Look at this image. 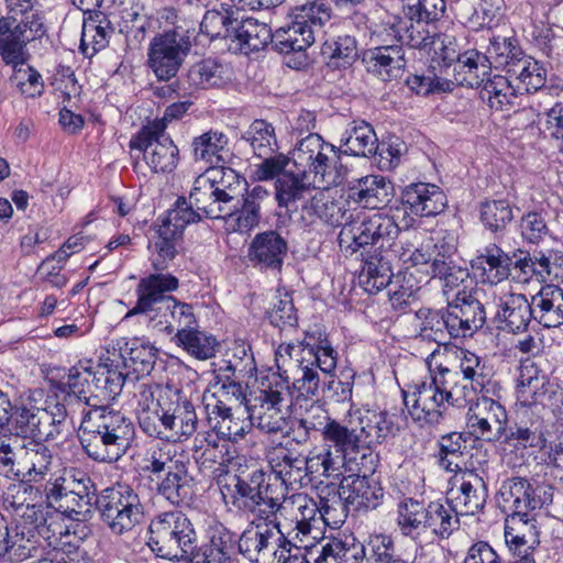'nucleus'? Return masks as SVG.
<instances>
[{
    "instance_id": "f257e3e1",
    "label": "nucleus",
    "mask_w": 563,
    "mask_h": 563,
    "mask_svg": "<svg viewBox=\"0 0 563 563\" xmlns=\"http://www.w3.org/2000/svg\"><path fill=\"white\" fill-rule=\"evenodd\" d=\"M466 385H459V372L438 366L430 380L415 384L411 394L402 390L404 404L420 427H435L444 420L448 406L464 408L468 404Z\"/></svg>"
},
{
    "instance_id": "f03ea898",
    "label": "nucleus",
    "mask_w": 563,
    "mask_h": 563,
    "mask_svg": "<svg viewBox=\"0 0 563 563\" xmlns=\"http://www.w3.org/2000/svg\"><path fill=\"white\" fill-rule=\"evenodd\" d=\"M135 439L131 418L118 410L88 411L79 427L78 440L89 459L112 464L121 460Z\"/></svg>"
},
{
    "instance_id": "7ed1b4c3",
    "label": "nucleus",
    "mask_w": 563,
    "mask_h": 563,
    "mask_svg": "<svg viewBox=\"0 0 563 563\" xmlns=\"http://www.w3.org/2000/svg\"><path fill=\"white\" fill-rule=\"evenodd\" d=\"M229 482L221 487L227 505L238 511L252 514L260 521H275L282 509L284 492L271 483V474L256 466H246L229 475Z\"/></svg>"
},
{
    "instance_id": "20e7f679",
    "label": "nucleus",
    "mask_w": 563,
    "mask_h": 563,
    "mask_svg": "<svg viewBox=\"0 0 563 563\" xmlns=\"http://www.w3.org/2000/svg\"><path fill=\"white\" fill-rule=\"evenodd\" d=\"M287 351L297 366L292 393L297 399H313L320 387L319 371L331 375L336 368L338 352L328 334L320 329L307 331L305 339L296 346L288 345Z\"/></svg>"
},
{
    "instance_id": "39448f33",
    "label": "nucleus",
    "mask_w": 563,
    "mask_h": 563,
    "mask_svg": "<svg viewBox=\"0 0 563 563\" xmlns=\"http://www.w3.org/2000/svg\"><path fill=\"white\" fill-rule=\"evenodd\" d=\"M146 544L157 558L168 561H194L199 556L195 526L178 510L161 512L151 520Z\"/></svg>"
},
{
    "instance_id": "423d86ee",
    "label": "nucleus",
    "mask_w": 563,
    "mask_h": 563,
    "mask_svg": "<svg viewBox=\"0 0 563 563\" xmlns=\"http://www.w3.org/2000/svg\"><path fill=\"white\" fill-rule=\"evenodd\" d=\"M321 54L328 67L333 70H346L360 66L366 70L376 68L400 70L406 66L404 51L400 46L374 47L360 55L355 37L347 34L325 41L321 47Z\"/></svg>"
},
{
    "instance_id": "0eeeda50",
    "label": "nucleus",
    "mask_w": 563,
    "mask_h": 563,
    "mask_svg": "<svg viewBox=\"0 0 563 563\" xmlns=\"http://www.w3.org/2000/svg\"><path fill=\"white\" fill-rule=\"evenodd\" d=\"M143 472L155 485L158 495L172 505L186 506L192 498L187 462L176 450L157 448L144 460Z\"/></svg>"
},
{
    "instance_id": "6e6552de",
    "label": "nucleus",
    "mask_w": 563,
    "mask_h": 563,
    "mask_svg": "<svg viewBox=\"0 0 563 563\" xmlns=\"http://www.w3.org/2000/svg\"><path fill=\"white\" fill-rule=\"evenodd\" d=\"M58 522L49 511L41 506L29 505L19 520L10 522L7 558L9 561L21 562L34 556L46 542L52 547L56 540Z\"/></svg>"
},
{
    "instance_id": "1a4fd4ad",
    "label": "nucleus",
    "mask_w": 563,
    "mask_h": 563,
    "mask_svg": "<svg viewBox=\"0 0 563 563\" xmlns=\"http://www.w3.org/2000/svg\"><path fill=\"white\" fill-rule=\"evenodd\" d=\"M554 486L533 477L511 476L501 483L498 495L505 511L511 512L522 525H528L531 514L552 504Z\"/></svg>"
},
{
    "instance_id": "9d476101",
    "label": "nucleus",
    "mask_w": 563,
    "mask_h": 563,
    "mask_svg": "<svg viewBox=\"0 0 563 563\" xmlns=\"http://www.w3.org/2000/svg\"><path fill=\"white\" fill-rule=\"evenodd\" d=\"M101 521L114 536H123L144 517L139 494L129 485L117 484L102 489L96 497Z\"/></svg>"
},
{
    "instance_id": "9b49d317",
    "label": "nucleus",
    "mask_w": 563,
    "mask_h": 563,
    "mask_svg": "<svg viewBox=\"0 0 563 563\" xmlns=\"http://www.w3.org/2000/svg\"><path fill=\"white\" fill-rule=\"evenodd\" d=\"M130 148L137 150L154 173H170L179 161V150L166 133V123L150 121L130 140Z\"/></svg>"
},
{
    "instance_id": "f8f14e48",
    "label": "nucleus",
    "mask_w": 563,
    "mask_h": 563,
    "mask_svg": "<svg viewBox=\"0 0 563 563\" xmlns=\"http://www.w3.org/2000/svg\"><path fill=\"white\" fill-rule=\"evenodd\" d=\"M488 54H482L476 49H468L457 56L461 67L476 69L478 67L490 70L508 67V70H539L542 68L533 57L526 55L517 45V40L511 37H495L490 42Z\"/></svg>"
},
{
    "instance_id": "ddd939ff",
    "label": "nucleus",
    "mask_w": 563,
    "mask_h": 563,
    "mask_svg": "<svg viewBox=\"0 0 563 563\" xmlns=\"http://www.w3.org/2000/svg\"><path fill=\"white\" fill-rule=\"evenodd\" d=\"M152 267V273L140 278L135 287V306L126 312L124 319L153 312L156 314L174 298L172 292L179 288V279L165 272L167 264L164 261L153 260Z\"/></svg>"
},
{
    "instance_id": "4468645a",
    "label": "nucleus",
    "mask_w": 563,
    "mask_h": 563,
    "mask_svg": "<svg viewBox=\"0 0 563 563\" xmlns=\"http://www.w3.org/2000/svg\"><path fill=\"white\" fill-rule=\"evenodd\" d=\"M484 393L476 401L468 400L467 434L486 442H497L505 434L508 415L504 406Z\"/></svg>"
},
{
    "instance_id": "2eb2a0df",
    "label": "nucleus",
    "mask_w": 563,
    "mask_h": 563,
    "mask_svg": "<svg viewBox=\"0 0 563 563\" xmlns=\"http://www.w3.org/2000/svg\"><path fill=\"white\" fill-rule=\"evenodd\" d=\"M314 43V32L296 19L275 32L274 49L283 54V63L292 70H302L310 65L307 49Z\"/></svg>"
},
{
    "instance_id": "dca6fc26",
    "label": "nucleus",
    "mask_w": 563,
    "mask_h": 563,
    "mask_svg": "<svg viewBox=\"0 0 563 563\" xmlns=\"http://www.w3.org/2000/svg\"><path fill=\"white\" fill-rule=\"evenodd\" d=\"M191 48L189 30L177 26L157 34L148 47V64L153 70H178Z\"/></svg>"
},
{
    "instance_id": "f3484780",
    "label": "nucleus",
    "mask_w": 563,
    "mask_h": 563,
    "mask_svg": "<svg viewBox=\"0 0 563 563\" xmlns=\"http://www.w3.org/2000/svg\"><path fill=\"white\" fill-rule=\"evenodd\" d=\"M287 240L276 230L256 233L247 246L249 264L261 273L280 275L288 254Z\"/></svg>"
},
{
    "instance_id": "a211bd4d",
    "label": "nucleus",
    "mask_w": 563,
    "mask_h": 563,
    "mask_svg": "<svg viewBox=\"0 0 563 563\" xmlns=\"http://www.w3.org/2000/svg\"><path fill=\"white\" fill-rule=\"evenodd\" d=\"M43 34L37 21H20L7 16L0 19V55L7 65L16 68L26 60L24 47L27 42Z\"/></svg>"
},
{
    "instance_id": "6ab92c4d",
    "label": "nucleus",
    "mask_w": 563,
    "mask_h": 563,
    "mask_svg": "<svg viewBox=\"0 0 563 563\" xmlns=\"http://www.w3.org/2000/svg\"><path fill=\"white\" fill-rule=\"evenodd\" d=\"M477 294L476 288L463 287L448 301L451 320L460 339L473 336L486 323V309Z\"/></svg>"
},
{
    "instance_id": "aec40b11",
    "label": "nucleus",
    "mask_w": 563,
    "mask_h": 563,
    "mask_svg": "<svg viewBox=\"0 0 563 563\" xmlns=\"http://www.w3.org/2000/svg\"><path fill=\"white\" fill-rule=\"evenodd\" d=\"M405 212L420 218L435 217L448 207L443 189L435 184L417 181L405 186L400 194Z\"/></svg>"
},
{
    "instance_id": "412c9836",
    "label": "nucleus",
    "mask_w": 563,
    "mask_h": 563,
    "mask_svg": "<svg viewBox=\"0 0 563 563\" xmlns=\"http://www.w3.org/2000/svg\"><path fill=\"white\" fill-rule=\"evenodd\" d=\"M268 197V190L256 185L245 196L233 202L231 210L223 212L221 219L233 232L247 233L260 224L262 203Z\"/></svg>"
},
{
    "instance_id": "4be33fe9",
    "label": "nucleus",
    "mask_w": 563,
    "mask_h": 563,
    "mask_svg": "<svg viewBox=\"0 0 563 563\" xmlns=\"http://www.w3.org/2000/svg\"><path fill=\"white\" fill-rule=\"evenodd\" d=\"M353 415L362 449L376 448L399 431L386 410L356 409Z\"/></svg>"
},
{
    "instance_id": "5701e85b",
    "label": "nucleus",
    "mask_w": 563,
    "mask_h": 563,
    "mask_svg": "<svg viewBox=\"0 0 563 563\" xmlns=\"http://www.w3.org/2000/svg\"><path fill=\"white\" fill-rule=\"evenodd\" d=\"M338 496L345 506L360 511L376 509L382 503L384 492L377 481L365 475L353 474L341 479Z\"/></svg>"
},
{
    "instance_id": "b1692460",
    "label": "nucleus",
    "mask_w": 563,
    "mask_h": 563,
    "mask_svg": "<svg viewBox=\"0 0 563 563\" xmlns=\"http://www.w3.org/2000/svg\"><path fill=\"white\" fill-rule=\"evenodd\" d=\"M394 196V186L382 175H366L347 186V200L365 209H380Z\"/></svg>"
},
{
    "instance_id": "393cba45",
    "label": "nucleus",
    "mask_w": 563,
    "mask_h": 563,
    "mask_svg": "<svg viewBox=\"0 0 563 563\" xmlns=\"http://www.w3.org/2000/svg\"><path fill=\"white\" fill-rule=\"evenodd\" d=\"M277 536V515L275 521H264L246 528L239 539V553L251 563H261L271 558Z\"/></svg>"
},
{
    "instance_id": "a878e982",
    "label": "nucleus",
    "mask_w": 563,
    "mask_h": 563,
    "mask_svg": "<svg viewBox=\"0 0 563 563\" xmlns=\"http://www.w3.org/2000/svg\"><path fill=\"white\" fill-rule=\"evenodd\" d=\"M8 434L23 440H54L48 429V417L42 408L24 402L14 404Z\"/></svg>"
},
{
    "instance_id": "bb28decb",
    "label": "nucleus",
    "mask_w": 563,
    "mask_h": 563,
    "mask_svg": "<svg viewBox=\"0 0 563 563\" xmlns=\"http://www.w3.org/2000/svg\"><path fill=\"white\" fill-rule=\"evenodd\" d=\"M125 382L124 374L107 363L99 364L96 367V378L88 389L87 406L91 408L92 412H100L107 410V407L113 402L122 393Z\"/></svg>"
},
{
    "instance_id": "cd10ccee",
    "label": "nucleus",
    "mask_w": 563,
    "mask_h": 563,
    "mask_svg": "<svg viewBox=\"0 0 563 563\" xmlns=\"http://www.w3.org/2000/svg\"><path fill=\"white\" fill-rule=\"evenodd\" d=\"M118 346L122 364L128 371L125 378L134 374L135 379H140L152 373L157 360V349L153 344L140 338H123L118 341Z\"/></svg>"
},
{
    "instance_id": "c85d7f7f",
    "label": "nucleus",
    "mask_w": 563,
    "mask_h": 563,
    "mask_svg": "<svg viewBox=\"0 0 563 563\" xmlns=\"http://www.w3.org/2000/svg\"><path fill=\"white\" fill-rule=\"evenodd\" d=\"M268 463L277 481H280L286 490L309 485V478L305 473L306 461L303 455L287 448L275 449Z\"/></svg>"
},
{
    "instance_id": "c756f323",
    "label": "nucleus",
    "mask_w": 563,
    "mask_h": 563,
    "mask_svg": "<svg viewBox=\"0 0 563 563\" xmlns=\"http://www.w3.org/2000/svg\"><path fill=\"white\" fill-rule=\"evenodd\" d=\"M512 257L495 243L486 245L471 261L472 269L483 283L496 285L508 279L511 273Z\"/></svg>"
},
{
    "instance_id": "7c9ffc66",
    "label": "nucleus",
    "mask_w": 563,
    "mask_h": 563,
    "mask_svg": "<svg viewBox=\"0 0 563 563\" xmlns=\"http://www.w3.org/2000/svg\"><path fill=\"white\" fill-rule=\"evenodd\" d=\"M488 497V488L478 474L465 471L459 487V495L451 501L455 515L475 516L483 512Z\"/></svg>"
},
{
    "instance_id": "2f4dec72",
    "label": "nucleus",
    "mask_w": 563,
    "mask_h": 563,
    "mask_svg": "<svg viewBox=\"0 0 563 563\" xmlns=\"http://www.w3.org/2000/svg\"><path fill=\"white\" fill-rule=\"evenodd\" d=\"M533 320L543 328H558L563 324V289L554 284H545L531 297Z\"/></svg>"
},
{
    "instance_id": "473e14b6",
    "label": "nucleus",
    "mask_w": 563,
    "mask_h": 563,
    "mask_svg": "<svg viewBox=\"0 0 563 563\" xmlns=\"http://www.w3.org/2000/svg\"><path fill=\"white\" fill-rule=\"evenodd\" d=\"M208 542L203 547V563H233L239 553L238 533L222 522H214L207 530Z\"/></svg>"
},
{
    "instance_id": "72a5a7b5",
    "label": "nucleus",
    "mask_w": 563,
    "mask_h": 563,
    "mask_svg": "<svg viewBox=\"0 0 563 563\" xmlns=\"http://www.w3.org/2000/svg\"><path fill=\"white\" fill-rule=\"evenodd\" d=\"M495 319L504 331L525 332L533 319L531 302L523 294L510 292L500 299Z\"/></svg>"
},
{
    "instance_id": "f704fd0d",
    "label": "nucleus",
    "mask_w": 563,
    "mask_h": 563,
    "mask_svg": "<svg viewBox=\"0 0 563 563\" xmlns=\"http://www.w3.org/2000/svg\"><path fill=\"white\" fill-rule=\"evenodd\" d=\"M67 493L75 506V520L85 521L90 515V508L96 504L97 488L91 477L82 470L64 468Z\"/></svg>"
},
{
    "instance_id": "c9c22d12",
    "label": "nucleus",
    "mask_w": 563,
    "mask_h": 563,
    "mask_svg": "<svg viewBox=\"0 0 563 563\" xmlns=\"http://www.w3.org/2000/svg\"><path fill=\"white\" fill-rule=\"evenodd\" d=\"M421 320L419 335L423 340L433 341L439 345H448L452 339H460L456 334L455 324L451 320V312L446 306L443 309L433 310L421 308L416 312Z\"/></svg>"
},
{
    "instance_id": "e433bc0d",
    "label": "nucleus",
    "mask_w": 563,
    "mask_h": 563,
    "mask_svg": "<svg viewBox=\"0 0 563 563\" xmlns=\"http://www.w3.org/2000/svg\"><path fill=\"white\" fill-rule=\"evenodd\" d=\"M545 437L542 423L539 420L527 422H515L505 426V434L498 440L505 450L520 454L527 449H542L545 444Z\"/></svg>"
},
{
    "instance_id": "4c0bfd02",
    "label": "nucleus",
    "mask_w": 563,
    "mask_h": 563,
    "mask_svg": "<svg viewBox=\"0 0 563 563\" xmlns=\"http://www.w3.org/2000/svg\"><path fill=\"white\" fill-rule=\"evenodd\" d=\"M374 222L372 214L357 216L352 221L345 223L339 234V245L341 250L350 255L362 251V255L368 253V247L376 250V240L374 235Z\"/></svg>"
},
{
    "instance_id": "58836bf2",
    "label": "nucleus",
    "mask_w": 563,
    "mask_h": 563,
    "mask_svg": "<svg viewBox=\"0 0 563 563\" xmlns=\"http://www.w3.org/2000/svg\"><path fill=\"white\" fill-rule=\"evenodd\" d=\"M354 420L352 408L341 421L327 417L322 428L323 441L336 452L350 454L360 451L362 445Z\"/></svg>"
},
{
    "instance_id": "ea45409f",
    "label": "nucleus",
    "mask_w": 563,
    "mask_h": 563,
    "mask_svg": "<svg viewBox=\"0 0 563 563\" xmlns=\"http://www.w3.org/2000/svg\"><path fill=\"white\" fill-rule=\"evenodd\" d=\"M338 151L349 156H372L377 152V136L373 126L365 121H352L342 134Z\"/></svg>"
},
{
    "instance_id": "a19ab883",
    "label": "nucleus",
    "mask_w": 563,
    "mask_h": 563,
    "mask_svg": "<svg viewBox=\"0 0 563 563\" xmlns=\"http://www.w3.org/2000/svg\"><path fill=\"white\" fill-rule=\"evenodd\" d=\"M292 505L295 506L294 523L296 531L295 538L300 534L306 537L312 531L321 532L322 520H329L328 508H320V505L308 495L298 494L292 496Z\"/></svg>"
},
{
    "instance_id": "79ce46f5",
    "label": "nucleus",
    "mask_w": 563,
    "mask_h": 563,
    "mask_svg": "<svg viewBox=\"0 0 563 563\" xmlns=\"http://www.w3.org/2000/svg\"><path fill=\"white\" fill-rule=\"evenodd\" d=\"M208 174L214 179L218 199L223 205L224 212H229L231 205L251 190L245 177L230 167L211 168Z\"/></svg>"
},
{
    "instance_id": "37998d69",
    "label": "nucleus",
    "mask_w": 563,
    "mask_h": 563,
    "mask_svg": "<svg viewBox=\"0 0 563 563\" xmlns=\"http://www.w3.org/2000/svg\"><path fill=\"white\" fill-rule=\"evenodd\" d=\"M172 405V396H168L167 389L159 407L137 416L139 426L147 437L172 441L175 428V417L170 413Z\"/></svg>"
},
{
    "instance_id": "c03bdc74",
    "label": "nucleus",
    "mask_w": 563,
    "mask_h": 563,
    "mask_svg": "<svg viewBox=\"0 0 563 563\" xmlns=\"http://www.w3.org/2000/svg\"><path fill=\"white\" fill-rule=\"evenodd\" d=\"M275 33L265 23H258L254 19L238 21L232 41L238 42V48L249 55L265 48L269 43L274 45Z\"/></svg>"
},
{
    "instance_id": "a18cd8bd",
    "label": "nucleus",
    "mask_w": 563,
    "mask_h": 563,
    "mask_svg": "<svg viewBox=\"0 0 563 563\" xmlns=\"http://www.w3.org/2000/svg\"><path fill=\"white\" fill-rule=\"evenodd\" d=\"M189 201L208 219H221L225 211L218 199L214 179L208 173L195 179L189 194Z\"/></svg>"
},
{
    "instance_id": "49530a36",
    "label": "nucleus",
    "mask_w": 563,
    "mask_h": 563,
    "mask_svg": "<svg viewBox=\"0 0 563 563\" xmlns=\"http://www.w3.org/2000/svg\"><path fill=\"white\" fill-rule=\"evenodd\" d=\"M168 396H172V415L175 417V428L172 441L181 438H190L198 428V417L194 405L180 389L168 388Z\"/></svg>"
},
{
    "instance_id": "de8ad7c7",
    "label": "nucleus",
    "mask_w": 563,
    "mask_h": 563,
    "mask_svg": "<svg viewBox=\"0 0 563 563\" xmlns=\"http://www.w3.org/2000/svg\"><path fill=\"white\" fill-rule=\"evenodd\" d=\"M48 440H34L21 444L20 450H24V463L26 472L24 477L30 482L44 479L53 463V451L45 444Z\"/></svg>"
},
{
    "instance_id": "09e8293b",
    "label": "nucleus",
    "mask_w": 563,
    "mask_h": 563,
    "mask_svg": "<svg viewBox=\"0 0 563 563\" xmlns=\"http://www.w3.org/2000/svg\"><path fill=\"white\" fill-rule=\"evenodd\" d=\"M514 218V206L508 199H486L479 203V220L495 235H504Z\"/></svg>"
},
{
    "instance_id": "8fccbe9b",
    "label": "nucleus",
    "mask_w": 563,
    "mask_h": 563,
    "mask_svg": "<svg viewBox=\"0 0 563 563\" xmlns=\"http://www.w3.org/2000/svg\"><path fill=\"white\" fill-rule=\"evenodd\" d=\"M476 73H454V79L460 85H467L470 87H479L483 82V91L488 96H503V98L510 95H517L518 88L516 87L515 75L506 77L495 74L493 78L489 77L492 73H482L479 80L478 76H473Z\"/></svg>"
},
{
    "instance_id": "3c124183",
    "label": "nucleus",
    "mask_w": 563,
    "mask_h": 563,
    "mask_svg": "<svg viewBox=\"0 0 563 563\" xmlns=\"http://www.w3.org/2000/svg\"><path fill=\"white\" fill-rule=\"evenodd\" d=\"M309 190L302 177L290 172L284 173L275 181L277 206L284 208L285 213L291 218V214L298 210L297 201L301 200Z\"/></svg>"
},
{
    "instance_id": "603ef678",
    "label": "nucleus",
    "mask_w": 563,
    "mask_h": 563,
    "mask_svg": "<svg viewBox=\"0 0 563 563\" xmlns=\"http://www.w3.org/2000/svg\"><path fill=\"white\" fill-rule=\"evenodd\" d=\"M394 277L389 260L380 252L365 260L361 282L366 291L378 292L393 284Z\"/></svg>"
},
{
    "instance_id": "864d4df0",
    "label": "nucleus",
    "mask_w": 563,
    "mask_h": 563,
    "mask_svg": "<svg viewBox=\"0 0 563 563\" xmlns=\"http://www.w3.org/2000/svg\"><path fill=\"white\" fill-rule=\"evenodd\" d=\"M429 267L431 269V277L443 282L442 290L448 301L451 300V292H457L459 289L467 287L466 283L470 280V272L466 267L444 258H434L429 264Z\"/></svg>"
},
{
    "instance_id": "5fc2aeb1",
    "label": "nucleus",
    "mask_w": 563,
    "mask_h": 563,
    "mask_svg": "<svg viewBox=\"0 0 563 563\" xmlns=\"http://www.w3.org/2000/svg\"><path fill=\"white\" fill-rule=\"evenodd\" d=\"M424 528L430 529L438 537L445 539L460 527V515H455L451 503L446 505L438 501H431L426 511Z\"/></svg>"
},
{
    "instance_id": "6e6d98bb",
    "label": "nucleus",
    "mask_w": 563,
    "mask_h": 563,
    "mask_svg": "<svg viewBox=\"0 0 563 563\" xmlns=\"http://www.w3.org/2000/svg\"><path fill=\"white\" fill-rule=\"evenodd\" d=\"M468 437L467 433L450 432L439 439L437 457L440 467L450 473H456L462 470L457 460L463 457L466 451Z\"/></svg>"
},
{
    "instance_id": "4d7b16f0",
    "label": "nucleus",
    "mask_w": 563,
    "mask_h": 563,
    "mask_svg": "<svg viewBox=\"0 0 563 563\" xmlns=\"http://www.w3.org/2000/svg\"><path fill=\"white\" fill-rule=\"evenodd\" d=\"M228 142L224 133L212 130L195 137L191 144L195 161H203L211 165L224 163L222 152Z\"/></svg>"
},
{
    "instance_id": "13d9d810",
    "label": "nucleus",
    "mask_w": 563,
    "mask_h": 563,
    "mask_svg": "<svg viewBox=\"0 0 563 563\" xmlns=\"http://www.w3.org/2000/svg\"><path fill=\"white\" fill-rule=\"evenodd\" d=\"M174 341L198 360H208L216 354L217 340L212 335L199 331L198 327L177 331Z\"/></svg>"
},
{
    "instance_id": "bf43d9fd",
    "label": "nucleus",
    "mask_w": 563,
    "mask_h": 563,
    "mask_svg": "<svg viewBox=\"0 0 563 563\" xmlns=\"http://www.w3.org/2000/svg\"><path fill=\"white\" fill-rule=\"evenodd\" d=\"M242 140L247 142L257 157L272 155L277 145L275 128L272 123L256 119L243 133Z\"/></svg>"
},
{
    "instance_id": "052dcab7",
    "label": "nucleus",
    "mask_w": 563,
    "mask_h": 563,
    "mask_svg": "<svg viewBox=\"0 0 563 563\" xmlns=\"http://www.w3.org/2000/svg\"><path fill=\"white\" fill-rule=\"evenodd\" d=\"M238 21L239 19L234 18L233 13L228 10H209L200 23V31L211 41L220 37L233 40Z\"/></svg>"
},
{
    "instance_id": "680f3d73",
    "label": "nucleus",
    "mask_w": 563,
    "mask_h": 563,
    "mask_svg": "<svg viewBox=\"0 0 563 563\" xmlns=\"http://www.w3.org/2000/svg\"><path fill=\"white\" fill-rule=\"evenodd\" d=\"M43 495L47 507H52L75 519V506L68 497L64 472L51 476L43 486Z\"/></svg>"
},
{
    "instance_id": "e2e57ef3",
    "label": "nucleus",
    "mask_w": 563,
    "mask_h": 563,
    "mask_svg": "<svg viewBox=\"0 0 563 563\" xmlns=\"http://www.w3.org/2000/svg\"><path fill=\"white\" fill-rule=\"evenodd\" d=\"M460 354L459 376L462 374L464 379L471 382V390L479 394L488 393L486 384L489 379L482 358L468 350H461Z\"/></svg>"
},
{
    "instance_id": "0e129e2a",
    "label": "nucleus",
    "mask_w": 563,
    "mask_h": 563,
    "mask_svg": "<svg viewBox=\"0 0 563 563\" xmlns=\"http://www.w3.org/2000/svg\"><path fill=\"white\" fill-rule=\"evenodd\" d=\"M426 511L423 503L413 498H404L397 505V525L404 536H411L424 527Z\"/></svg>"
},
{
    "instance_id": "69168bd1",
    "label": "nucleus",
    "mask_w": 563,
    "mask_h": 563,
    "mask_svg": "<svg viewBox=\"0 0 563 563\" xmlns=\"http://www.w3.org/2000/svg\"><path fill=\"white\" fill-rule=\"evenodd\" d=\"M277 292V301L266 311V318L275 328H296L299 318L291 294L286 290L282 292L280 289Z\"/></svg>"
},
{
    "instance_id": "338daca9",
    "label": "nucleus",
    "mask_w": 563,
    "mask_h": 563,
    "mask_svg": "<svg viewBox=\"0 0 563 563\" xmlns=\"http://www.w3.org/2000/svg\"><path fill=\"white\" fill-rule=\"evenodd\" d=\"M325 553L334 555V563H362L366 556V548L352 536L344 539L332 538L328 540Z\"/></svg>"
},
{
    "instance_id": "774afa93",
    "label": "nucleus",
    "mask_w": 563,
    "mask_h": 563,
    "mask_svg": "<svg viewBox=\"0 0 563 563\" xmlns=\"http://www.w3.org/2000/svg\"><path fill=\"white\" fill-rule=\"evenodd\" d=\"M332 16V9L323 0L307 1L302 4L294 7L289 12L290 19L299 20L303 24L309 25L311 30L313 26L322 27Z\"/></svg>"
}]
</instances>
